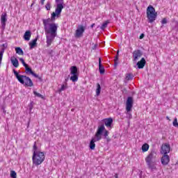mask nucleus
Returning a JSON list of instances; mask_svg holds the SVG:
<instances>
[{
	"label": "nucleus",
	"mask_w": 178,
	"mask_h": 178,
	"mask_svg": "<svg viewBox=\"0 0 178 178\" xmlns=\"http://www.w3.org/2000/svg\"><path fill=\"white\" fill-rule=\"evenodd\" d=\"M51 20L54 21L55 19H52V17L47 19H43V25L47 37V47H49V45L52 44L58 33V24L51 22Z\"/></svg>",
	"instance_id": "nucleus-1"
},
{
	"label": "nucleus",
	"mask_w": 178,
	"mask_h": 178,
	"mask_svg": "<svg viewBox=\"0 0 178 178\" xmlns=\"http://www.w3.org/2000/svg\"><path fill=\"white\" fill-rule=\"evenodd\" d=\"M105 129V126L104 124L98 127L97 131L95 134V137L91 140L90 143V149H95V143L96 141H99L102 138V131Z\"/></svg>",
	"instance_id": "nucleus-2"
},
{
	"label": "nucleus",
	"mask_w": 178,
	"mask_h": 178,
	"mask_svg": "<svg viewBox=\"0 0 178 178\" xmlns=\"http://www.w3.org/2000/svg\"><path fill=\"white\" fill-rule=\"evenodd\" d=\"M13 73L16 79L21 83V84H25L28 87H33V81L29 77L24 75H20L15 70H13Z\"/></svg>",
	"instance_id": "nucleus-3"
},
{
	"label": "nucleus",
	"mask_w": 178,
	"mask_h": 178,
	"mask_svg": "<svg viewBox=\"0 0 178 178\" xmlns=\"http://www.w3.org/2000/svg\"><path fill=\"white\" fill-rule=\"evenodd\" d=\"M33 163L35 166L41 165L45 159V154L42 152H35L33 154Z\"/></svg>",
	"instance_id": "nucleus-4"
},
{
	"label": "nucleus",
	"mask_w": 178,
	"mask_h": 178,
	"mask_svg": "<svg viewBox=\"0 0 178 178\" xmlns=\"http://www.w3.org/2000/svg\"><path fill=\"white\" fill-rule=\"evenodd\" d=\"M147 16L149 20V23H154L156 19V17L158 16V13L155 12V8L149 6L147 9Z\"/></svg>",
	"instance_id": "nucleus-5"
},
{
	"label": "nucleus",
	"mask_w": 178,
	"mask_h": 178,
	"mask_svg": "<svg viewBox=\"0 0 178 178\" xmlns=\"http://www.w3.org/2000/svg\"><path fill=\"white\" fill-rule=\"evenodd\" d=\"M57 3L56 10L51 14V20H55V17H59L60 13H62V9H63V0H56Z\"/></svg>",
	"instance_id": "nucleus-6"
},
{
	"label": "nucleus",
	"mask_w": 178,
	"mask_h": 178,
	"mask_svg": "<svg viewBox=\"0 0 178 178\" xmlns=\"http://www.w3.org/2000/svg\"><path fill=\"white\" fill-rule=\"evenodd\" d=\"M134 102V100L133 99V97H129L127 98V103H126V111H127V113H128L130 118H131V114L129 113V112L131 111Z\"/></svg>",
	"instance_id": "nucleus-7"
},
{
	"label": "nucleus",
	"mask_w": 178,
	"mask_h": 178,
	"mask_svg": "<svg viewBox=\"0 0 178 178\" xmlns=\"http://www.w3.org/2000/svg\"><path fill=\"white\" fill-rule=\"evenodd\" d=\"M84 31H86V27L83 25H79L74 33L75 38H81Z\"/></svg>",
	"instance_id": "nucleus-8"
},
{
	"label": "nucleus",
	"mask_w": 178,
	"mask_h": 178,
	"mask_svg": "<svg viewBox=\"0 0 178 178\" xmlns=\"http://www.w3.org/2000/svg\"><path fill=\"white\" fill-rule=\"evenodd\" d=\"M155 159H156V152L155 151H152L151 153H149L145 158V161L146 163H149L155 162Z\"/></svg>",
	"instance_id": "nucleus-9"
},
{
	"label": "nucleus",
	"mask_w": 178,
	"mask_h": 178,
	"mask_svg": "<svg viewBox=\"0 0 178 178\" xmlns=\"http://www.w3.org/2000/svg\"><path fill=\"white\" fill-rule=\"evenodd\" d=\"M170 152V145L169 143H164L161 147V154L163 155H168Z\"/></svg>",
	"instance_id": "nucleus-10"
},
{
	"label": "nucleus",
	"mask_w": 178,
	"mask_h": 178,
	"mask_svg": "<svg viewBox=\"0 0 178 178\" xmlns=\"http://www.w3.org/2000/svg\"><path fill=\"white\" fill-rule=\"evenodd\" d=\"M143 56V51L140 49L134 51L133 52V61L137 62Z\"/></svg>",
	"instance_id": "nucleus-11"
},
{
	"label": "nucleus",
	"mask_w": 178,
	"mask_h": 178,
	"mask_svg": "<svg viewBox=\"0 0 178 178\" xmlns=\"http://www.w3.org/2000/svg\"><path fill=\"white\" fill-rule=\"evenodd\" d=\"M161 162L162 165L166 166V165L170 162V157H169V155L168 154H163V156L161 157Z\"/></svg>",
	"instance_id": "nucleus-12"
},
{
	"label": "nucleus",
	"mask_w": 178,
	"mask_h": 178,
	"mask_svg": "<svg viewBox=\"0 0 178 178\" xmlns=\"http://www.w3.org/2000/svg\"><path fill=\"white\" fill-rule=\"evenodd\" d=\"M147 63V61L145 60V58H142L140 61L137 63L138 69H144V66H145V64Z\"/></svg>",
	"instance_id": "nucleus-13"
},
{
	"label": "nucleus",
	"mask_w": 178,
	"mask_h": 178,
	"mask_svg": "<svg viewBox=\"0 0 178 178\" xmlns=\"http://www.w3.org/2000/svg\"><path fill=\"white\" fill-rule=\"evenodd\" d=\"M10 60H11V63H12L13 66H14V67H19V60H17V58H16V57L12 56L10 58Z\"/></svg>",
	"instance_id": "nucleus-14"
},
{
	"label": "nucleus",
	"mask_w": 178,
	"mask_h": 178,
	"mask_svg": "<svg viewBox=\"0 0 178 178\" xmlns=\"http://www.w3.org/2000/svg\"><path fill=\"white\" fill-rule=\"evenodd\" d=\"M7 20L8 19H6V13H4L1 16V22L2 24V27H5V26H6Z\"/></svg>",
	"instance_id": "nucleus-15"
},
{
	"label": "nucleus",
	"mask_w": 178,
	"mask_h": 178,
	"mask_svg": "<svg viewBox=\"0 0 178 178\" xmlns=\"http://www.w3.org/2000/svg\"><path fill=\"white\" fill-rule=\"evenodd\" d=\"M104 122L106 127H111L112 126V123H113V120L112 118H107L104 120Z\"/></svg>",
	"instance_id": "nucleus-16"
},
{
	"label": "nucleus",
	"mask_w": 178,
	"mask_h": 178,
	"mask_svg": "<svg viewBox=\"0 0 178 178\" xmlns=\"http://www.w3.org/2000/svg\"><path fill=\"white\" fill-rule=\"evenodd\" d=\"M30 38H31V31H26L24 35V40L25 41H30Z\"/></svg>",
	"instance_id": "nucleus-17"
},
{
	"label": "nucleus",
	"mask_w": 178,
	"mask_h": 178,
	"mask_svg": "<svg viewBox=\"0 0 178 178\" xmlns=\"http://www.w3.org/2000/svg\"><path fill=\"white\" fill-rule=\"evenodd\" d=\"M70 74L72 75L79 74V72L77 71V67L72 66L70 67Z\"/></svg>",
	"instance_id": "nucleus-18"
},
{
	"label": "nucleus",
	"mask_w": 178,
	"mask_h": 178,
	"mask_svg": "<svg viewBox=\"0 0 178 178\" xmlns=\"http://www.w3.org/2000/svg\"><path fill=\"white\" fill-rule=\"evenodd\" d=\"M37 40H38V39L35 38V39H34L33 40H32L31 42H29L31 49H33V48H34V47L37 46Z\"/></svg>",
	"instance_id": "nucleus-19"
},
{
	"label": "nucleus",
	"mask_w": 178,
	"mask_h": 178,
	"mask_svg": "<svg viewBox=\"0 0 178 178\" xmlns=\"http://www.w3.org/2000/svg\"><path fill=\"white\" fill-rule=\"evenodd\" d=\"M15 52L16 54H17L18 55H21L22 56L24 55V52L23 51V49H22V48L20 47H15Z\"/></svg>",
	"instance_id": "nucleus-20"
},
{
	"label": "nucleus",
	"mask_w": 178,
	"mask_h": 178,
	"mask_svg": "<svg viewBox=\"0 0 178 178\" xmlns=\"http://www.w3.org/2000/svg\"><path fill=\"white\" fill-rule=\"evenodd\" d=\"M147 166L149 169H151V170H156V166H155V164L154 163H147Z\"/></svg>",
	"instance_id": "nucleus-21"
},
{
	"label": "nucleus",
	"mask_w": 178,
	"mask_h": 178,
	"mask_svg": "<svg viewBox=\"0 0 178 178\" xmlns=\"http://www.w3.org/2000/svg\"><path fill=\"white\" fill-rule=\"evenodd\" d=\"M148 149H149V145L145 143L143 146H142V151L143 152H147V151H148Z\"/></svg>",
	"instance_id": "nucleus-22"
},
{
	"label": "nucleus",
	"mask_w": 178,
	"mask_h": 178,
	"mask_svg": "<svg viewBox=\"0 0 178 178\" xmlns=\"http://www.w3.org/2000/svg\"><path fill=\"white\" fill-rule=\"evenodd\" d=\"M102 133H104V136L105 138L107 139V141H111V139H109V138L108 137V136L109 135V131H108V130L105 129V127H104V129L103 130Z\"/></svg>",
	"instance_id": "nucleus-23"
},
{
	"label": "nucleus",
	"mask_w": 178,
	"mask_h": 178,
	"mask_svg": "<svg viewBox=\"0 0 178 178\" xmlns=\"http://www.w3.org/2000/svg\"><path fill=\"white\" fill-rule=\"evenodd\" d=\"M102 133H104V136L105 138L107 139V141H111V139H109V138L108 137V136L109 135V131H108V130L105 129V127H104V129L103 130Z\"/></svg>",
	"instance_id": "nucleus-24"
},
{
	"label": "nucleus",
	"mask_w": 178,
	"mask_h": 178,
	"mask_svg": "<svg viewBox=\"0 0 178 178\" xmlns=\"http://www.w3.org/2000/svg\"><path fill=\"white\" fill-rule=\"evenodd\" d=\"M71 81H73V83H75V81H77L79 80V74L72 75L70 77Z\"/></svg>",
	"instance_id": "nucleus-25"
},
{
	"label": "nucleus",
	"mask_w": 178,
	"mask_h": 178,
	"mask_svg": "<svg viewBox=\"0 0 178 178\" xmlns=\"http://www.w3.org/2000/svg\"><path fill=\"white\" fill-rule=\"evenodd\" d=\"M99 94H101V85H99V83H97L96 89V95L98 97Z\"/></svg>",
	"instance_id": "nucleus-26"
},
{
	"label": "nucleus",
	"mask_w": 178,
	"mask_h": 178,
	"mask_svg": "<svg viewBox=\"0 0 178 178\" xmlns=\"http://www.w3.org/2000/svg\"><path fill=\"white\" fill-rule=\"evenodd\" d=\"M67 88V83L61 86V88L58 90V92L60 93L62 91H65Z\"/></svg>",
	"instance_id": "nucleus-27"
},
{
	"label": "nucleus",
	"mask_w": 178,
	"mask_h": 178,
	"mask_svg": "<svg viewBox=\"0 0 178 178\" xmlns=\"http://www.w3.org/2000/svg\"><path fill=\"white\" fill-rule=\"evenodd\" d=\"M108 24H109V21H106L105 22L103 23V24L102 25L100 29L102 30H105V29H106V27H108Z\"/></svg>",
	"instance_id": "nucleus-28"
},
{
	"label": "nucleus",
	"mask_w": 178,
	"mask_h": 178,
	"mask_svg": "<svg viewBox=\"0 0 178 178\" xmlns=\"http://www.w3.org/2000/svg\"><path fill=\"white\" fill-rule=\"evenodd\" d=\"M99 70L100 74H104L105 73V68L102 65H99Z\"/></svg>",
	"instance_id": "nucleus-29"
},
{
	"label": "nucleus",
	"mask_w": 178,
	"mask_h": 178,
	"mask_svg": "<svg viewBox=\"0 0 178 178\" xmlns=\"http://www.w3.org/2000/svg\"><path fill=\"white\" fill-rule=\"evenodd\" d=\"M33 94H34V95H35V97H38V98H42V99H44V96H42V95L38 93L37 91H33Z\"/></svg>",
	"instance_id": "nucleus-30"
},
{
	"label": "nucleus",
	"mask_w": 178,
	"mask_h": 178,
	"mask_svg": "<svg viewBox=\"0 0 178 178\" xmlns=\"http://www.w3.org/2000/svg\"><path fill=\"white\" fill-rule=\"evenodd\" d=\"M25 69L26 73H31V74H32V73L33 72L31 68L29 67V65L25 66Z\"/></svg>",
	"instance_id": "nucleus-31"
},
{
	"label": "nucleus",
	"mask_w": 178,
	"mask_h": 178,
	"mask_svg": "<svg viewBox=\"0 0 178 178\" xmlns=\"http://www.w3.org/2000/svg\"><path fill=\"white\" fill-rule=\"evenodd\" d=\"M3 52H5V49H2L1 51H0V65L2 63V58L3 56Z\"/></svg>",
	"instance_id": "nucleus-32"
},
{
	"label": "nucleus",
	"mask_w": 178,
	"mask_h": 178,
	"mask_svg": "<svg viewBox=\"0 0 178 178\" xmlns=\"http://www.w3.org/2000/svg\"><path fill=\"white\" fill-rule=\"evenodd\" d=\"M118 60H119V57L118 56H115V59H114V66L115 67H116V66H118Z\"/></svg>",
	"instance_id": "nucleus-33"
},
{
	"label": "nucleus",
	"mask_w": 178,
	"mask_h": 178,
	"mask_svg": "<svg viewBox=\"0 0 178 178\" xmlns=\"http://www.w3.org/2000/svg\"><path fill=\"white\" fill-rule=\"evenodd\" d=\"M10 177L16 178L17 177L16 172H15L13 170L10 171Z\"/></svg>",
	"instance_id": "nucleus-34"
},
{
	"label": "nucleus",
	"mask_w": 178,
	"mask_h": 178,
	"mask_svg": "<svg viewBox=\"0 0 178 178\" xmlns=\"http://www.w3.org/2000/svg\"><path fill=\"white\" fill-rule=\"evenodd\" d=\"M132 79H133V77L131 76V74H127L125 77V80H127V81H129V80H131Z\"/></svg>",
	"instance_id": "nucleus-35"
},
{
	"label": "nucleus",
	"mask_w": 178,
	"mask_h": 178,
	"mask_svg": "<svg viewBox=\"0 0 178 178\" xmlns=\"http://www.w3.org/2000/svg\"><path fill=\"white\" fill-rule=\"evenodd\" d=\"M174 127H178L177 118H175L172 122Z\"/></svg>",
	"instance_id": "nucleus-36"
},
{
	"label": "nucleus",
	"mask_w": 178,
	"mask_h": 178,
	"mask_svg": "<svg viewBox=\"0 0 178 178\" xmlns=\"http://www.w3.org/2000/svg\"><path fill=\"white\" fill-rule=\"evenodd\" d=\"M19 61L22 63L23 66L25 67L26 66H27L28 65L26 63V62H24V59H23L22 58H19Z\"/></svg>",
	"instance_id": "nucleus-37"
},
{
	"label": "nucleus",
	"mask_w": 178,
	"mask_h": 178,
	"mask_svg": "<svg viewBox=\"0 0 178 178\" xmlns=\"http://www.w3.org/2000/svg\"><path fill=\"white\" fill-rule=\"evenodd\" d=\"M45 8H46L47 10H51V3L48 2L46 4Z\"/></svg>",
	"instance_id": "nucleus-38"
},
{
	"label": "nucleus",
	"mask_w": 178,
	"mask_h": 178,
	"mask_svg": "<svg viewBox=\"0 0 178 178\" xmlns=\"http://www.w3.org/2000/svg\"><path fill=\"white\" fill-rule=\"evenodd\" d=\"M37 149H38V147H37V145H35V143L33 145V152H40V151H38Z\"/></svg>",
	"instance_id": "nucleus-39"
},
{
	"label": "nucleus",
	"mask_w": 178,
	"mask_h": 178,
	"mask_svg": "<svg viewBox=\"0 0 178 178\" xmlns=\"http://www.w3.org/2000/svg\"><path fill=\"white\" fill-rule=\"evenodd\" d=\"M31 74H32V76H33L34 77H36V79H39V80H41V77H40V76H38V74L34 73V72H32Z\"/></svg>",
	"instance_id": "nucleus-40"
},
{
	"label": "nucleus",
	"mask_w": 178,
	"mask_h": 178,
	"mask_svg": "<svg viewBox=\"0 0 178 178\" xmlns=\"http://www.w3.org/2000/svg\"><path fill=\"white\" fill-rule=\"evenodd\" d=\"M162 24H166V23H168V20L166 19V18H163L161 21Z\"/></svg>",
	"instance_id": "nucleus-41"
},
{
	"label": "nucleus",
	"mask_w": 178,
	"mask_h": 178,
	"mask_svg": "<svg viewBox=\"0 0 178 178\" xmlns=\"http://www.w3.org/2000/svg\"><path fill=\"white\" fill-rule=\"evenodd\" d=\"M143 38H144V33H142V34L140 35V40H143Z\"/></svg>",
	"instance_id": "nucleus-42"
},
{
	"label": "nucleus",
	"mask_w": 178,
	"mask_h": 178,
	"mask_svg": "<svg viewBox=\"0 0 178 178\" xmlns=\"http://www.w3.org/2000/svg\"><path fill=\"white\" fill-rule=\"evenodd\" d=\"M102 65V64H101V58H99V66Z\"/></svg>",
	"instance_id": "nucleus-43"
},
{
	"label": "nucleus",
	"mask_w": 178,
	"mask_h": 178,
	"mask_svg": "<svg viewBox=\"0 0 178 178\" xmlns=\"http://www.w3.org/2000/svg\"><path fill=\"white\" fill-rule=\"evenodd\" d=\"M40 2L42 3V5H44V2H45V0H40Z\"/></svg>",
	"instance_id": "nucleus-44"
},
{
	"label": "nucleus",
	"mask_w": 178,
	"mask_h": 178,
	"mask_svg": "<svg viewBox=\"0 0 178 178\" xmlns=\"http://www.w3.org/2000/svg\"><path fill=\"white\" fill-rule=\"evenodd\" d=\"M29 109H30V111H31V109H33V106L31 104L29 106Z\"/></svg>",
	"instance_id": "nucleus-45"
},
{
	"label": "nucleus",
	"mask_w": 178,
	"mask_h": 178,
	"mask_svg": "<svg viewBox=\"0 0 178 178\" xmlns=\"http://www.w3.org/2000/svg\"><path fill=\"white\" fill-rule=\"evenodd\" d=\"M95 26V24H92L90 26L91 29H92Z\"/></svg>",
	"instance_id": "nucleus-46"
},
{
	"label": "nucleus",
	"mask_w": 178,
	"mask_h": 178,
	"mask_svg": "<svg viewBox=\"0 0 178 178\" xmlns=\"http://www.w3.org/2000/svg\"><path fill=\"white\" fill-rule=\"evenodd\" d=\"M116 56H118L119 58V50L117 51V55Z\"/></svg>",
	"instance_id": "nucleus-47"
},
{
	"label": "nucleus",
	"mask_w": 178,
	"mask_h": 178,
	"mask_svg": "<svg viewBox=\"0 0 178 178\" xmlns=\"http://www.w3.org/2000/svg\"><path fill=\"white\" fill-rule=\"evenodd\" d=\"M3 48H6L8 47L6 44H3Z\"/></svg>",
	"instance_id": "nucleus-48"
},
{
	"label": "nucleus",
	"mask_w": 178,
	"mask_h": 178,
	"mask_svg": "<svg viewBox=\"0 0 178 178\" xmlns=\"http://www.w3.org/2000/svg\"><path fill=\"white\" fill-rule=\"evenodd\" d=\"M115 178H118V174H115Z\"/></svg>",
	"instance_id": "nucleus-49"
},
{
	"label": "nucleus",
	"mask_w": 178,
	"mask_h": 178,
	"mask_svg": "<svg viewBox=\"0 0 178 178\" xmlns=\"http://www.w3.org/2000/svg\"><path fill=\"white\" fill-rule=\"evenodd\" d=\"M166 119L168 120H170V118H169V117H166Z\"/></svg>",
	"instance_id": "nucleus-50"
}]
</instances>
